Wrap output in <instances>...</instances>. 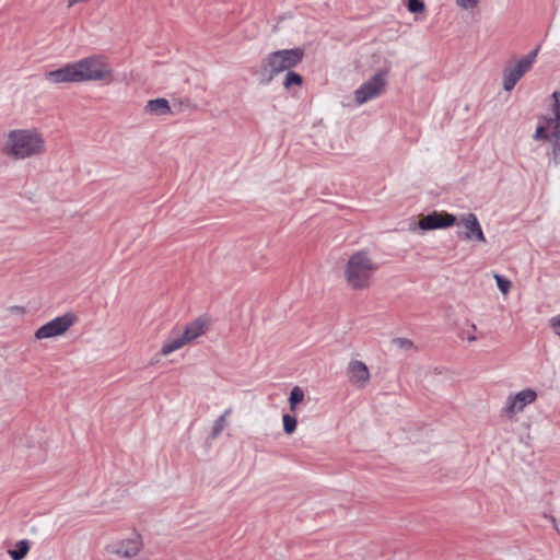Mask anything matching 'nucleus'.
<instances>
[{
    "label": "nucleus",
    "mask_w": 560,
    "mask_h": 560,
    "mask_svg": "<svg viewBox=\"0 0 560 560\" xmlns=\"http://www.w3.org/2000/svg\"><path fill=\"white\" fill-rule=\"evenodd\" d=\"M378 269L380 264L371 250L362 248L352 252L341 269L346 288L353 292L369 290L375 281Z\"/></svg>",
    "instance_id": "1"
},
{
    "label": "nucleus",
    "mask_w": 560,
    "mask_h": 560,
    "mask_svg": "<svg viewBox=\"0 0 560 560\" xmlns=\"http://www.w3.org/2000/svg\"><path fill=\"white\" fill-rule=\"evenodd\" d=\"M45 152L46 140L34 128L10 130L4 135L1 144V153L13 161L37 158Z\"/></svg>",
    "instance_id": "2"
},
{
    "label": "nucleus",
    "mask_w": 560,
    "mask_h": 560,
    "mask_svg": "<svg viewBox=\"0 0 560 560\" xmlns=\"http://www.w3.org/2000/svg\"><path fill=\"white\" fill-rule=\"evenodd\" d=\"M550 115H546L540 119L533 136L536 141H549L551 151L549 156L551 161L558 165L560 164V91H555L551 94Z\"/></svg>",
    "instance_id": "3"
},
{
    "label": "nucleus",
    "mask_w": 560,
    "mask_h": 560,
    "mask_svg": "<svg viewBox=\"0 0 560 560\" xmlns=\"http://www.w3.org/2000/svg\"><path fill=\"white\" fill-rule=\"evenodd\" d=\"M304 56L305 51L301 47L273 51L261 63L262 75L266 77L267 82H270L278 74L300 65Z\"/></svg>",
    "instance_id": "4"
},
{
    "label": "nucleus",
    "mask_w": 560,
    "mask_h": 560,
    "mask_svg": "<svg viewBox=\"0 0 560 560\" xmlns=\"http://www.w3.org/2000/svg\"><path fill=\"white\" fill-rule=\"evenodd\" d=\"M78 81H112L113 70L102 56H90L73 62Z\"/></svg>",
    "instance_id": "5"
},
{
    "label": "nucleus",
    "mask_w": 560,
    "mask_h": 560,
    "mask_svg": "<svg viewBox=\"0 0 560 560\" xmlns=\"http://www.w3.org/2000/svg\"><path fill=\"white\" fill-rule=\"evenodd\" d=\"M387 74L388 69L378 70L368 81L361 84L354 92L355 103L362 105L381 96L386 91Z\"/></svg>",
    "instance_id": "6"
},
{
    "label": "nucleus",
    "mask_w": 560,
    "mask_h": 560,
    "mask_svg": "<svg viewBox=\"0 0 560 560\" xmlns=\"http://www.w3.org/2000/svg\"><path fill=\"white\" fill-rule=\"evenodd\" d=\"M77 322L78 316L72 312H67L37 328L36 331L34 332V338L36 340H43L62 336Z\"/></svg>",
    "instance_id": "7"
},
{
    "label": "nucleus",
    "mask_w": 560,
    "mask_h": 560,
    "mask_svg": "<svg viewBox=\"0 0 560 560\" xmlns=\"http://www.w3.org/2000/svg\"><path fill=\"white\" fill-rule=\"evenodd\" d=\"M538 54V48L534 49L526 56L522 57L514 65H509L504 68L503 71V89L508 92L512 91L516 83L522 79V77L528 72Z\"/></svg>",
    "instance_id": "8"
},
{
    "label": "nucleus",
    "mask_w": 560,
    "mask_h": 560,
    "mask_svg": "<svg viewBox=\"0 0 560 560\" xmlns=\"http://www.w3.org/2000/svg\"><path fill=\"white\" fill-rule=\"evenodd\" d=\"M536 399L537 393L532 388L511 394L508 396L501 409V416L508 419H514L517 413L522 412L526 406L535 402Z\"/></svg>",
    "instance_id": "9"
},
{
    "label": "nucleus",
    "mask_w": 560,
    "mask_h": 560,
    "mask_svg": "<svg viewBox=\"0 0 560 560\" xmlns=\"http://www.w3.org/2000/svg\"><path fill=\"white\" fill-rule=\"evenodd\" d=\"M142 546L141 536L138 533H133L125 539L108 545L107 551L120 558H133L140 552Z\"/></svg>",
    "instance_id": "10"
},
{
    "label": "nucleus",
    "mask_w": 560,
    "mask_h": 560,
    "mask_svg": "<svg viewBox=\"0 0 560 560\" xmlns=\"http://www.w3.org/2000/svg\"><path fill=\"white\" fill-rule=\"evenodd\" d=\"M456 223V217L445 211H433L419 219L418 225L421 230H436L452 226Z\"/></svg>",
    "instance_id": "11"
},
{
    "label": "nucleus",
    "mask_w": 560,
    "mask_h": 560,
    "mask_svg": "<svg viewBox=\"0 0 560 560\" xmlns=\"http://www.w3.org/2000/svg\"><path fill=\"white\" fill-rule=\"evenodd\" d=\"M349 382L357 388H365L370 383V370L366 364L360 360H352L347 366Z\"/></svg>",
    "instance_id": "12"
},
{
    "label": "nucleus",
    "mask_w": 560,
    "mask_h": 560,
    "mask_svg": "<svg viewBox=\"0 0 560 560\" xmlns=\"http://www.w3.org/2000/svg\"><path fill=\"white\" fill-rule=\"evenodd\" d=\"M458 224L465 228V232L462 237L466 241L476 240L480 243H486V236L481 229V225L474 213L465 214L460 218Z\"/></svg>",
    "instance_id": "13"
},
{
    "label": "nucleus",
    "mask_w": 560,
    "mask_h": 560,
    "mask_svg": "<svg viewBox=\"0 0 560 560\" xmlns=\"http://www.w3.org/2000/svg\"><path fill=\"white\" fill-rule=\"evenodd\" d=\"M45 79L52 84L79 83L73 62L67 63L59 69L47 71Z\"/></svg>",
    "instance_id": "14"
},
{
    "label": "nucleus",
    "mask_w": 560,
    "mask_h": 560,
    "mask_svg": "<svg viewBox=\"0 0 560 560\" xmlns=\"http://www.w3.org/2000/svg\"><path fill=\"white\" fill-rule=\"evenodd\" d=\"M186 345H188V342L185 339L183 332L180 330H173L167 339L163 342L160 352L163 357H167L171 353L182 349Z\"/></svg>",
    "instance_id": "15"
},
{
    "label": "nucleus",
    "mask_w": 560,
    "mask_h": 560,
    "mask_svg": "<svg viewBox=\"0 0 560 560\" xmlns=\"http://www.w3.org/2000/svg\"><path fill=\"white\" fill-rule=\"evenodd\" d=\"M208 330V322L203 318H197L191 323L187 324L182 330L185 339L188 343L192 342L197 338L201 337Z\"/></svg>",
    "instance_id": "16"
},
{
    "label": "nucleus",
    "mask_w": 560,
    "mask_h": 560,
    "mask_svg": "<svg viewBox=\"0 0 560 560\" xmlns=\"http://www.w3.org/2000/svg\"><path fill=\"white\" fill-rule=\"evenodd\" d=\"M145 110L156 116H165L172 114L171 106L166 98L150 100L145 105Z\"/></svg>",
    "instance_id": "17"
},
{
    "label": "nucleus",
    "mask_w": 560,
    "mask_h": 560,
    "mask_svg": "<svg viewBox=\"0 0 560 560\" xmlns=\"http://www.w3.org/2000/svg\"><path fill=\"white\" fill-rule=\"evenodd\" d=\"M232 413H233V409L231 407H229V408L224 409L222 415H220L213 421V424L211 428V434H210L213 440L218 439L221 435V433L223 432V430L229 425V418L231 417Z\"/></svg>",
    "instance_id": "18"
},
{
    "label": "nucleus",
    "mask_w": 560,
    "mask_h": 560,
    "mask_svg": "<svg viewBox=\"0 0 560 560\" xmlns=\"http://www.w3.org/2000/svg\"><path fill=\"white\" fill-rule=\"evenodd\" d=\"M305 394L304 390L300 386H294L291 389L289 396V407L292 412H294L298 408V405L304 400Z\"/></svg>",
    "instance_id": "19"
},
{
    "label": "nucleus",
    "mask_w": 560,
    "mask_h": 560,
    "mask_svg": "<svg viewBox=\"0 0 560 560\" xmlns=\"http://www.w3.org/2000/svg\"><path fill=\"white\" fill-rule=\"evenodd\" d=\"M30 550V544L27 540H20L15 548L9 550V555L13 560H22Z\"/></svg>",
    "instance_id": "20"
},
{
    "label": "nucleus",
    "mask_w": 560,
    "mask_h": 560,
    "mask_svg": "<svg viewBox=\"0 0 560 560\" xmlns=\"http://www.w3.org/2000/svg\"><path fill=\"white\" fill-rule=\"evenodd\" d=\"M303 83V78L293 71H288L283 81V88L285 90H290L292 86H301Z\"/></svg>",
    "instance_id": "21"
},
{
    "label": "nucleus",
    "mask_w": 560,
    "mask_h": 560,
    "mask_svg": "<svg viewBox=\"0 0 560 560\" xmlns=\"http://www.w3.org/2000/svg\"><path fill=\"white\" fill-rule=\"evenodd\" d=\"M282 423H283V431L287 434H292L295 432L296 424H298L295 417L285 413L282 416Z\"/></svg>",
    "instance_id": "22"
},
{
    "label": "nucleus",
    "mask_w": 560,
    "mask_h": 560,
    "mask_svg": "<svg viewBox=\"0 0 560 560\" xmlns=\"http://www.w3.org/2000/svg\"><path fill=\"white\" fill-rule=\"evenodd\" d=\"M495 282H497V285L499 288V290L505 295L509 293V291L511 290V287H512V283L509 279H505L504 277L500 276V275H494L493 276Z\"/></svg>",
    "instance_id": "23"
},
{
    "label": "nucleus",
    "mask_w": 560,
    "mask_h": 560,
    "mask_svg": "<svg viewBox=\"0 0 560 560\" xmlns=\"http://www.w3.org/2000/svg\"><path fill=\"white\" fill-rule=\"evenodd\" d=\"M407 8L411 13H422L425 10V4L421 0H408Z\"/></svg>",
    "instance_id": "24"
},
{
    "label": "nucleus",
    "mask_w": 560,
    "mask_h": 560,
    "mask_svg": "<svg viewBox=\"0 0 560 560\" xmlns=\"http://www.w3.org/2000/svg\"><path fill=\"white\" fill-rule=\"evenodd\" d=\"M393 343L402 350L409 351L415 349L413 342L407 338H396L393 340Z\"/></svg>",
    "instance_id": "25"
},
{
    "label": "nucleus",
    "mask_w": 560,
    "mask_h": 560,
    "mask_svg": "<svg viewBox=\"0 0 560 560\" xmlns=\"http://www.w3.org/2000/svg\"><path fill=\"white\" fill-rule=\"evenodd\" d=\"M479 2L480 0H456V4L464 10L474 9Z\"/></svg>",
    "instance_id": "26"
},
{
    "label": "nucleus",
    "mask_w": 560,
    "mask_h": 560,
    "mask_svg": "<svg viewBox=\"0 0 560 560\" xmlns=\"http://www.w3.org/2000/svg\"><path fill=\"white\" fill-rule=\"evenodd\" d=\"M549 325L553 332L560 338V314L549 319Z\"/></svg>",
    "instance_id": "27"
},
{
    "label": "nucleus",
    "mask_w": 560,
    "mask_h": 560,
    "mask_svg": "<svg viewBox=\"0 0 560 560\" xmlns=\"http://www.w3.org/2000/svg\"><path fill=\"white\" fill-rule=\"evenodd\" d=\"M470 328H471V330H472V331H476V330H477V327H476V325H475V324H472ZM466 339H467V341H468V342H474V341H476V340H477V337L475 336V334H474V332H471V334H470V332H467V337H466Z\"/></svg>",
    "instance_id": "28"
}]
</instances>
